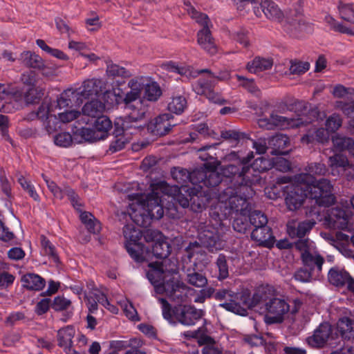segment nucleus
Returning a JSON list of instances; mask_svg holds the SVG:
<instances>
[{
	"mask_svg": "<svg viewBox=\"0 0 354 354\" xmlns=\"http://www.w3.org/2000/svg\"><path fill=\"white\" fill-rule=\"evenodd\" d=\"M147 109L140 107L133 109L127 116L123 120L121 126L118 123L115 124L114 134L120 136L124 134L129 139L131 136L140 133L146 125L145 115Z\"/></svg>",
	"mask_w": 354,
	"mask_h": 354,
	"instance_id": "10",
	"label": "nucleus"
},
{
	"mask_svg": "<svg viewBox=\"0 0 354 354\" xmlns=\"http://www.w3.org/2000/svg\"><path fill=\"white\" fill-rule=\"evenodd\" d=\"M342 119L338 114H333L326 121V130L335 132L342 126Z\"/></svg>",
	"mask_w": 354,
	"mask_h": 354,
	"instance_id": "60",
	"label": "nucleus"
},
{
	"mask_svg": "<svg viewBox=\"0 0 354 354\" xmlns=\"http://www.w3.org/2000/svg\"><path fill=\"white\" fill-rule=\"evenodd\" d=\"M185 280L187 282L196 288H205L208 280L205 274L201 272H198L195 268H188L185 270Z\"/></svg>",
	"mask_w": 354,
	"mask_h": 354,
	"instance_id": "33",
	"label": "nucleus"
},
{
	"mask_svg": "<svg viewBox=\"0 0 354 354\" xmlns=\"http://www.w3.org/2000/svg\"><path fill=\"white\" fill-rule=\"evenodd\" d=\"M93 127L99 134L100 138L104 140L108 136L109 131L112 128V122L107 116L102 115L96 118Z\"/></svg>",
	"mask_w": 354,
	"mask_h": 354,
	"instance_id": "41",
	"label": "nucleus"
},
{
	"mask_svg": "<svg viewBox=\"0 0 354 354\" xmlns=\"http://www.w3.org/2000/svg\"><path fill=\"white\" fill-rule=\"evenodd\" d=\"M171 252V246L164 241H158L154 243L152 247V253L157 259H162L167 261V257Z\"/></svg>",
	"mask_w": 354,
	"mask_h": 354,
	"instance_id": "43",
	"label": "nucleus"
},
{
	"mask_svg": "<svg viewBox=\"0 0 354 354\" xmlns=\"http://www.w3.org/2000/svg\"><path fill=\"white\" fill-rule=\"evenodd\" d=\"M246 214H240L236 217L233 221L232 227L235 231L241 234H246L251 230L252 225L250 217L245 216Z\"/></svg>",
	"mask_w": 354,
	"mask_h": 354,
	"instance_id": "44",
	"label": "nucleus"
},
{
	"mask_svg": "<svg viewBox=\"0 0 354 354\" xmlns=\"http://www.w3.org/2000/svg\"><path fill=\"white\" fill-rule=\"evenodd\" d=\"M204 311L194 306H180L174 309L176 319L182 324L192 326L204 316Z\"/></svg>",
	"mask_w": 354,
	"mask_h": 354,
	"instance_id": "17",
	"label": "nucleus"
},
{
	"mask_svg": "<svg viewBox=\"0 0 354 354\" xmlns=\"http://www.w3.org/2000/svg\"><path fill=\"white\" fill-rule=\"evenodd\" d=\"M128 86L131 90L124 95L123 104L131 111L133 109L142 107V101L140 100L142 85L137 80L131 79L128 83Z\"/></svg>",
	"mask_w": 354,
	"mask_h": 354,
	"instance_id": "20",
	"label": "nucleus"
},
{
	"mask_svg": "<svg viewBox=\"0 0 354 354\" xmlns=\"http://www.w3.org/2000/svg\"><path fill=\"white\" fill-rule=\"evenodd\" d=\"M316 222L313 219H308L299 222L297 226L288 225V233L292 238H305V236L313 228Z\"/></svg>",
	"mask_w": 354,
	"mask_h": 354,
	"instance_id": "30",
	"label": "nucleus"
},
{
	"mask_svg": "<svg viewBox=\"0 0 354 354\" xmlns=\"http://www.w3.org/2000/svg\"><path fill=\"white\" fill-rule=\"evenodd\" d=\"M232 259L230 257H227L224 254H219L215 261V265L218 269V280L222 281L227 279L229 277L230 273V264L229 261H232Z\"/></svg>",
	"mask_w": 354,
	"mask_h": 354,
	"instance_id": "40",
	"label": "nucleus"
},
{
	"mask_svg": "<svg viewBox=\"0 0 354 354\" xmlns=\"http://www.w3.org/2000/svg\"><path fill=\"white\" fill-rule=\"evenodd\" d=\"M306 26V20L300 11L296 10L288 18L286 30L292 36L297 37L299 32L303 31Z\"/></svg>",
	"mask_w": 354,
	"mask_h": 354,
	"instance_id": "27",
	"label": "nucleus"
},
{
	"mask_svg": "<svg viewBox=\"0 0 354 354\" xmlns=\"http://www.w3.org/2000/svg\"><path fill=\"white\" fill-rule=\"evenodd\" d=\"M161 95L162 90L157 82H151L146 84L145 96L148 101L156 102Z\"/></svg>",
	"mask_w": 354,
	"mask_h": 354,
	"instance_id": "47",
	"label": "nucleus"
},
{
	"mask_svg": "<svg viewBox=\"0 0 354 354\" xmlns=\"http://www.w3.org/2000/svg\"><path fill=\"white\" fill-rule=\"evenodd\" d=\"M215 299L218 301H225L220 304V306L225 310L239 315H243V312L246 310L241 308L236 302L238 299V293L229 288H220L216 290L214 295Z\"/></svg>",
	"mask_w": 354,
	"mask_h": 354,
	"instance_id": "13",
	"label": "nucleus"
},
{
	"mask_svg": "<svg viewBox=\"0 0 354 354\" xmlns=\"http://www.w3.org/2000/svg\"><path fill=\"white\" fill-rule=\"evenodd\" d=\"M306 171L308 172V174H304V175H309L312 178V180L309 181L308 183L317 184L321 179L317 180L313 176L318 175L322 176L324 175L327 172V169L324 164L321 162H313L309 164L307 166Z\"/></svg>",
	"mask_w": 354,
	"mask_h": 354,
	"instance_id": "46",
	"label": "nucleus"
},
{
	"mask_svg": "<svg viewBox=\"0 0 354 354\" xmlns=\"http://www.w3.org/2000/svg\"><path fill=\"white\" fill-rule=\"evenodd\" d=\"M193 187L170 186L166 182L160 181L153 185L151 192L147 195H129L131 200L137 201L142 207V212L135 215L134 222L139 226L147 227L153 219L158 220L163 216L160 193L172 196L174 201L183 208L191 206L192 200H189V194Z\"/></svg>",
	"mask_w": 354,
	"mask_h": 354,
	"instance_id": "1",
	"label": "nucleus"
},
{
	"mask_svg": "<svg viewBox=\"0 0 354 354\" xmlns=\"http://www.w3.org/2000/svg\"><path fill=\"white\" fill-rule=\"evenodd\" d=\"M294 278L295 280L302 283L310 282L313 278V271L307 267L300 268L295 272Z\"/></svg>",
	"mask_w": 354,
	"mask_h": 354,
	"instance_id": "61",
	"label": "nucleus"
},
{
	"mask_svg": "<svg viewBox=\"0 0 354 354\" xmlns=\"http://www.w3.org/2000/svg\"><path fill=\"white\" fill-rule=\"evenodd\" d=\"M106 73L107 76L111 78L117 77L129 78L132 76L130 71L118 64H113L112 62H107Z\"/></svg>",
	"mask_w": 354,
	"mask_h": 354,
	"instance_id": "42",
	"label": "nucleus"
},
{
	"mask_svg": "<svg viewBox=\"0 0 354 354\" xmlns=\"http://www.w3.org/2000/svg\"><path fill=\"white\" fill-rule=\"evenodd\" d=\"M336 333H339L341 340L351 341L354 339V320L348 317L339 319L337 324Z\"/></svg>",
	"mask_w": 354,
	"mask_h": 354,
	"instance_id": "29",
	"label": "nucleus"
},
{
	"mask_svg": "<svg viewBox=\"0 0 354 354\" xmlns=\"http://www.w3.org/2000/svg\"><path fill=\"white\" fill-rule=\"evenodd\" d=\"M104 109L105 105L104 103L98 100H93L84 105L82 113L85 115L97 118L102 115Z\"/></svg>",
	"mask_w": 354,
	"mask_h": 354,
	"instance_id": "39",
	"label": "nucleus"
},
{
	"mask_svg": "<svg viewBox=\"0 0 354 354\" xmlns=\"http://www.w3.org/2000/svg\"><path fill=\"white\" fill-rule=\"evenodd\" d=\"M254 169H257L259 172H264L273 167L272 160L266 158L264 157H259L257 158L252 164Z\"/></svg>",
	"mask_w": 354,
	"mask_h": 354,
	"instance_id": "59",
	"label": "nucleus"
},
{
	"mask_svg": "<svg viewBox=\"0 0 354 354\" xmlns=\"http://www.w3.org/2000/svg\"><path fill=\"white\" fill-rule=\"evenodd\" d=\"M253 11L258 17L264 15L268 19L272 21H280L283 18V13L278 6L271 0H258V4L253 6Z\"/></svg>",
	"mask_w": 354,
	"mask_h": 354,
	"instance_id": "19",
	"label": "nucleus"
},
{
	"mask_svg": "<svg viewBox=\"0 0 354 354\" xmlns=\"http://www.w3.org/2000/svg\"><path fill=\"white\" fill-rule=\"evenodd\" d=\"M218 145V143H214L210 145H205L198 149V157L205 163L201 167H207L211 169H217L221 165L218 160L217 154L214 149Z\"/></svg>",
	"mask_w": 354,
	"mask_h": 354,
	"instance_id": "21",
	"label": "nucleus"
},
{
	"mask_svg": "<svg viewBox=\"0 0 354 354\" xmlns=\"http://www.w3.org/2000/svg\"><path fill=\"white\" fill-rule=\"evenodd\" d=\"M301 260L305 267L313 272L316 270L318 273L322 272V266L325 262L324 258L318 252L301 254Z\"/></svg>",
	"mask_w": 354,
	"mask_h": 354,
	"instance_id": "26",
	"label": "nucleus"
},
{
	"mask_svg": "<svg viewBox=\"0 0 354 354\" xmlns=\"http://www.w3.org/2000/svg\"><path fill=\"white\" fill-rule=\"evenodd\" d=\"M172 120L173 116L170 113L161 114L149 122L147 130L154 136H165L176 126Z\"/></svg>",
	"mask_w": 354,
	"mask_h": 354,
	"instance_id": "16",
	"label": "nucleus"
},
{
	"mask_svg": "<svg viewBox=\"0 0 354 354\" xmlns=\"http://www.w3.org/2000/svg\"><path fill=\"white\" fill-rule=\"evenodd\" d=\"M192 290L191 288L174 277L168 279L164 284L156 286V293H165L170 300L178 304L187 302Z\"/></svg>",
	"mask_w": 354,
	"mask_h": 354,
	"instance_id": "11",
	"label": "nucleus"
},
{
	"mask_svg": "<svg viewBox=\"0 0 354 354\" xmlns=\"http://www.w3.org/2000/svg\"><path fill=\"white\" fill-rule=\"evenodd\" d=\"M221 137L232 144H237L241 139L245 137V134L234 129L225 130L221 132Z\"/></svg>",
	"mask_w": 354,
	"mask_h": 354,
	"instance_id": "53",
	"label": "nucleus"
},
{
	"mask_svg": "<svg viewBox=\"0 0 354 354\" xmlns=\"http://www.w3.org/2000/svg\"><path fill=\"white\" fill-rule=\"evenodd\" d=\"M129 140V138L124 134H120V136L115 134V140L111 142L109 151L113 153L122 150Z\"/></svg>",
	"mask_w": 354,
	"mask_h": 354,
	"instance_id": "55",
	"label": "nucleus"
},
{
	"mask_svg": "<svg viewBox=\"0 0 354 354\" xmlns=\"http://www.w3.org/2000/svg\"><path fill=\"white\" fill-rule=\"evenodd\" d=\"M21 281L23 287L29 290L39 291L46 285L45 279L34 273H28L23 275Z\"/></svg>",
	"mask_w": 354,
	"mask_h": 354,
	"instance_id": "31",
	"label": "nucleus"
},
{
	"mask_svg": "<svg viewBox=\"0 0 354 354\" xmlns=\"http://www.w3.org/2000/svg\"><path fill=\"white\" fill-rule=\"evenodd\" d=\"M221 169L227 178H231L230 185L236 183L239 192L247 196H252L254 194L252 186L259 184L261 180L260 175L252 165L230 164L221 166Z\"/></svg>",
	"mask_w": 354,
	"mask_h": 354,
	"instance_id": "3",
	"label": "nucleus"
},
{
	"mask_svg": "<svg viewBox=\"0 0 354 354\" xmlns=\"http://www.w3.org/2000/svg\"><path fill=\"white\" fill-rule=\"evenodd\" d=\"M106 84L100 79L93 78L83 82L82 90L80 91L82 96L89 97L93 95L104 94Z\"/></svg>",
	"mask_w": 354,
	"mask_h": 354,
	"instance_id": "23",
	"label": "nucleus"
},
{
	"mask_svg": "<svg viewBox=\"0 0 354 354\" xmlns=\"http://www.w3.org/2000/svg\"><path fill=\"white\" fill-rule=\"evenodd\" d=\"M197 43L207 53L214 55L217 53V46L209 28H202L197 32Z\"/></svg>",
	"mask_w": 354,
	"mask_h": 354,
	"instance_id": "22",
	"label": "nucleus"
},
{
	"mask_svg": "<svg viewBox=\"0 0 354 354\" xmlns=\"http://www.w3.org/2000/svg\"><path fill=\"white\" fill-rule=\"evenodd\" d=\"M268 144L273 147L272 154H285L284 149L290 145V139L286 135L276 134L270 139Z\"/></svg>",
	"mask_w": 354,
	"mask_h": 354,
	"instance_id": "35",
	"label": "nucleus"
},
{
	"mask_svg": "<svg viewBox=\"0 0 354 354\" xmlns=\"http://www.w3.org/2000/svg\"><path fill=\"white\" fill-rule=\"evenodd\" d=\"M338 9L342 19L354 24V10L352 5L344 4L342 1H339Z\"/></svg>",
	"mask_w": 354,
	"mask_h": 354,
	"instance_id": "56",
	"label": "nucleus"
},
{
	"mask_svg": "<svg viewBox=\"0 0 354 354\" xmlns=\"http://www.w3.org/2000/svg\"><path fill=\"white\" fill-rule=\"evenodd\" d=\"M187 107V100L183 96H176L168 104V110L176 114L182 113Z\"/></svg>",
	"mask_w": 354,
	"mask_h": 354,
	"instance_id": "50",
	"label": "nucleus"
},
{
	"mask_svg": "<svg viewBox=\"0 0 354 354\" xmlns=\"http://www.w3.org/2000/svg\"><path fill=\"white\" fill-rule=\"evenodd\" d=\"M55 111L51 99L45 97L37 110L38 119L46 121L49 118L50 113Z\"/></svg>",
	"mask_w": 354,
	"mask_h": 354,
	"instance_id": "48",
	"label": "nucleus"
},
{
	"mask_svg": "<svg viewBox=\"0 0 354 354\" xmlns=\"http://www.w3.org/2000/svg\"><path fill=\"white\" fill-rule=\"evenodd\" d=\"M349 279L350 274L338 266L331 268L328 272V282L338 288L344 287Z\"/></svg>",
	"mask_w": 354,
	"mask_h": 354,
	"instance_id": "28",
	"label": "nucleus"
},
{
	"mask_svg": "<svg viewBox=\"0 0 354 354\" xmlns=\"http://www.w3.org/2000/svg\"><path fill=\"white\" fill-rule=\"evenodd\" d=\"M21 59L24 65L28 68L42 70L44 68V60L38 55L30 51H26L21 54Z\"/></svg>",
	"mask_w": 354,
	"mask_h": 354,
	"instance_id": "37",
	"label": "nucleus"
},
{
	"mask_svg": "<svg viewBox=\"0 0 354 354\" xmlns=\"http://www.w3.org/2000/svg\"><path fill=\"white\" fill-rule=\"evenodd\" d=\"M272 65V59L256 57L252 62L248 63L246 68L249 72L257 73L270 69Z\"/></svg>",
	"mask_w": 354,
	"mask_h": 354,
	"instance_id": "36",
	"label": "nucleus"
},
{
	"mask_svg": "<svg viewBox=\"0 0 354 354\" xmlns=\"http://www.w3.org/2000/svg\"><path fill=\"white\" fill-rule=\"evenodd\" d=\"M328 162L331 167H343L345 169L349 166L347 157L342 153H335L330 156Z\"/></svg>",
	"mask_w": 354,
	"mask_h": 354,
	"instance_id": "57",
	"label": "nucleus"
},
{
	"mask_svg": "<svg viewBox=\"0 0 354 354\" xmlns=\"http://www.w3.org/2000/svg\"><path fill=\"white\" fill-rule=\"evenodd\" d=\"M250 219L254 227L251 232L252 239L258 242L260 245L272 248L275 243V238L271 227L267 225V216L259 210H254L250 213Z\"/></svg>",
	"mask_w": 354,
	"mask_h": 354,
	"instance_id": "6",
	"label": "nucleus"
},
{
	"mask_svg": "<svg viewBox=\"0 0 354 354\" xmlns=\"http://www.w3.org/2000/svg\"><path fill=\"white\" fill-rule=\"evenodd\" d=\"M123 234L126 239L125 243H140L139 241L143 236L140 230L131 225H126L123 227Z\"/></svg>",
	"mask_w": 354,
	"mask_h": 354,
	"instance_id": "45",
	"label": "nucleus"
},
{
	"mask_svg": "<svg viewBox=\"0 0 354 354\" xmlns=\"http://www.w3.org/2000/svg\"><path fill=\"white\" fill-rule=\"evenodd\" d=\"M71 305V301L63 296H57L54 298L50 306L55 311L67 310Z\"/></svg>",
	"mask_w": 354,
	"mask_h": 354,
	"instance_id": "58",
	"label": "nucleus"
},
{
	"mask_svg": "<svg viewBox=\"0 0 354 354\" xmlns=\"http://www.w3.org/2000/svg\"><path fill=\"white\" fill-rule=\"evenodd\" d=\"M125 248L131 259L138 263L148 261L150 257V250L142 243H125Z\"/></svg>",
	"mask_w": 354,
	"mask_h": 354,
	"instance_id": "25",
	"label": "nucleus"
},
{
	"mask_svg": "<svg viewBox=\"0 0 354 354\" xmlns=\"http://www.w3.org/2000/svg\"><path fill=\"white\" fill-rule=\"evenodd\" d=\"M261 304L264 306L268 324L283 322L284 315L290 310V306L285 299L268 294L265 288H260L256 290L252 295L250 306L255 307Z\"/></svg>",
	"mask_w": 354,
	"mask_h": 354,
	"instance_id": "4",
	"label": "nucleus"
},
{
	"mask_svg": "<svg viewBox=\"0 0 354 354\" xmlns=\"http://www.w3.org/2000/svg\"><path fill=\"white\" fill-rule=\"evenodd\" d=\"M311 180L309 175H300L298 183L288 187L285 201L289 210L298 209L307 197L314 199L319 206L328 207L335 203V197L332 194L333 186L330 180L321 178L317 184L308 183Z\"/></svg>",
	"mask_w": 354,
	"mask_h": 354,
	"instance_id": "2",
	"label": "nucleus"
},
{
	"mask_svg": "<svg viewBox=\"0 0 354 354\" xmlns=\"http://www.w3.org/2000/svg\"><path fill=\"white\" fill-rule=\"evenodd\" d=\"M251 197L240 192L236 183L224 188L218 195V201L227 204L231 212L240 214H246L250 212L248 199Z\"/></svg>",
	"mask_w": 354,
	"mask_h": 354,
	"instance_id": "9",
	"label": "nucleus"
},
{
	"mask_svg": "<svg viewBox=\"0 0 354 354\" xmlns=\"http://www.w3.org/2000/svg\"><path fill=\"white\" fill-rule=\"evenodd\" d=\"M310 68L308 62L291 61L290 73L292 75H301L306 72Z\"/></svg>",
	"mask_w": 354,
	"mask_h": 354,
	"instance_id": "64",
	"label": "nucleus"
},
{
	"mask_svg": "<svg viewBox=\"0 0 354 354\" xmlns=\"http://www.w3.org/2000/svg\"><path fill=\"white\" fill-rule=\"evenodd\" d=\"M193 174L194 170L190 172L187 169L180 167H174L171 170L172 178L180 185V187H182V186H188V183H191L193 185H194Z\"/></svg>",
	"mask_w": 354,
	"mask_h": 354,
	"instance_id": "34",
	"label": "nucleus"
},
{
	"mask_svg": "<svg viewBox=\"0 0 354 354\" xmlns=\"http://www.w3.org/2000/svg\"><path fill=\"white\" fill-rule=\"evenodd\" d=\"M74 133L81 136V137L86 141L95 142L101 140L99 137V134L97 133L94 127L93 129L81 127L80 129H77Z\"/></svg>",
	"mask_w": 354,
	"mask_h": 354,
	"instance_id": "54",
	"label": "nucleus"
},
{
	"mask_svg": "<svg viewBox=\"0 0 354 354\" xmlns=\"http://www.w3.org/2000/svg\"><path fill=\"white\" fill-rule=\"evenodd\" d=\"M332 142L337 151H348L351 155H354V140L353 138L336 135L333 138Z\"/></svg>",
	"mask_w": 354,
	"mask_h": 354,
	"instance_id": "38",
	"label": "nucleus"
},
{
	"mask_svg": "<svg viewBox=\"0 0 354 354\" xmlns=\"http://www.w3.org/2000/svg\"><path fill=\"white\" fill-rule=\"evenodd\" d=\"M201 244L207 248L209 252H214L223 249L225 243L218 232L214 228L205 227L198 234Z\"/></svg>",
	"mask_w": 354,
	"mask_h": 354,
	"instance_id": "18",
	"label": "nucleus"
},
{
	"mask_svg": "<svg viewBox=\"0 0 354 354\" xmlns=\"http://www.w3.org/2000/svg\"><path fill=\"white\" fill-rule=\"evenodd\" d=\"M40 240L45 254L50 257L54 262H59V257L53 244L44 235L40 236Z\"/></svg>",
	"mask_w": 354,
	"mask_h": 354,
	"instance_id": "51",
	"label": "nucleus"
},
{
	"mask_svg": "<svg viewBox=\"0 0 354 354\" xmlns=\"http://www.w3.org/2000/svg\"><path fill=\"white\" fill-rule=\"evenodd\" d=\"M189 196V200H192L190 207L194 212H201L207 207L209 202V198L196 187L192 188Z\"/></svg>",
	"mask_w": 354,
	"mask_h": 354,
	"instance_id": "32",
	"label": "nucleus"
},
{
	"mask_svg": "<svg viewBox=\"0 0 354 354\" xmlns=\"http://www.w3.org/2000/svg\"><path fill=\"white\" fill-rule=\"evenodd\" d=\"M54 142L57 146L68 147L73 142L72 136L67 132L58 133L54 137Z\"/></svg>",
	"mask_w": 354,
	"mask_h": 354,
	"instance_id": "62",
	"label": "nucleus"
},
{
	"mask_svg": "<svg viewBox=\"0 0 354 354\" xmlns=\"http://www.w3.org/2000/svg\"><path fill=\"white\" fill-rule=\"evenodd\" d=\"M350 218V213L347 210L337 206L328 210L324 220V225L329 229L348 230Z\"/></svg>",
	"mask_w": 354,
	"mask_h": 354,
	"instance_id": "12",
	"label": "nucleus"
},
{
	"mask_svg": "<svg viewBox=\"0 0 354 354\" xmlns=\"http://www.w3.org/2000/svg\"><path fill=\"white\" fill-rule=\"evenodd\" d=\"M166 261L161 262H152L149 263V270L147 272V277L154 286H161L167 281L170 277H174L172 275L173 270H167L165 268Z\"/></svg>",
	"mask_w": 354,
	"mask_h": 354,
	"instance_id": "14",
	"label": "nucleus"
},
{
	"mask_svg": "<svg viewBox=\"0 0 354 354\" xmlns=\"http://www.w3.org/2000/svg\"><path fill=\"white\" fill-rule=\"evenodd\" d=\"M187 12L191 18L203 26V28H209V26H212L211 21L207 15L196 10L194 7L187 8Z\"/></svg>",
	"mask_w": 354,
	"mask_h": 354,
	"instance_id": "49",
	"label": "nucleus"
},
{
	"mask_svg": "<svg viewBox=\"0 0 354 354\" xmlns=\"http://www.w3.org/2000/svg\"><path fill=\"white\" fill-rule=\"evenodd\" d=\"M306 342L313 348L320 349L340 346L341 340L338 333H333V326L328 322H324L306 339Z\"/></svg>",
	"mask_w": 354,
	"mask_h": 354,
	"instance_id": "8",
	"label": "nucleus"
},
{
	"mask_svg": "<svg viewBox=\"0 0 354 354\" xmlns=\"http://www.w3.org/2000/svg\"><path fill=\"white\" fill-rule=\"evenodd\" d=\"M212 88V82L205 78H199L193 84V89L197 95H205Z\"/></svg>",
	"mask_w": 354,
	"mask_h": 354,
	"instance_id": "52",
	"label": "nucleus"
},
{
	"mask_svg": "<svg viewBox=\"0 0 354 354\" xmlns=\"http://www.w3.org/2000/svg\"><path fill=\"white\" fill-rule=\"evenodd\" d=\"M47 187L53 193L55 197L62 199L66 195L68 197L74 207H80L81 204L78 203L79 196L75 191L69 187H66L63 189H60L54 181L47 180Z\"/></svg>",
	"mask_w": 354,
	"mask_h": 354,
	"instance_id": "24",
	"label": "nucleus"
},
{
	"mask_svg": "<svg viewBox=\"0 0 354 354\" xmlns=\"http://www.w3.org/2000/svg\"><path fill=\"white\" fill-rule=\"evenodd\" d=\"M295 108L299 113L297 119H291L277 114L272 113L270 120L272 128L278 127L280 128H287L288 127H299L306 126L317 120L319 118V111L317 108H312L310 106L304 102H297L295 103Z\"/></svg>",
	"mask_w": 354,
	"mask_h": 354,
	"instance_id": "5",
	"label": "nucleus"
},
{
	"mask_svg": "<svg viewBox=\"0 0 354 354\" xmlns=\"http://www.w3.org/2000/svg\"><path fill=\"white\" fill-rule=\"evenodd\" d=\"M217 169H211L207 167H198L194 169V184L198 185L201 188L203 187H216L218 186V194L225 187L230 185L231 178H227L221 171V173L216 171ZM220 170H221L220 169Z\"/></svg>",
	"mask_w": 354,
	"mask_h": 354,
	"instance_id": "7",
	"label": "nucleus"
},
{
	"mask_svg": "<svg viewBox=\"0 0 354 354\" xmlns=\"http://www.w3.org/2000/svg\"><path fill=\"white\" fill-rule=\"evenodd\" d=\"M18 182L21 187L28 193L31 198L35 201H39V196L30 181L27 180L23 176H21L18 178Z\"/></svg>",
	"mask_w": 354,
	"mask_h": 354,
	"instance_id": "63",
	"label": "nucleus"
},
{
	"mask_svg": "<svg viewBox=\"0 0 354 354\" xmlns=\"http://www.w3.org/2000/svg\"><path fill=\"white\" fill-rule=\"evenodd\" d=\"M75 330L71 326L62 328L57 333V345L64 349L66 354H86V351L81 348V346L75 348L73 344V339L75 336Z\"/></svg>",
	"mask_w": 354,
	"mask_h": 354,
	"instance_id": "15",
	"label": "nucleus"
}]
</instances>
